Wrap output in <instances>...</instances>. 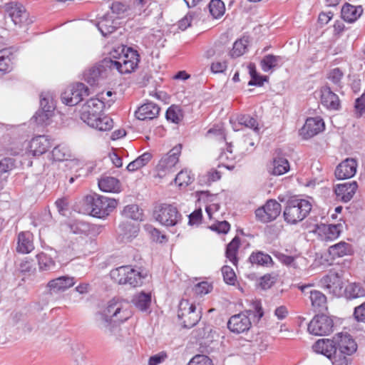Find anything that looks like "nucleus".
Returning a JSON list of instances; mask_svg holds the SVG:
<instances>
[{
  "label": "nucleus",
  "mask_w": 365,
  "mask_h": 365,
  "mask_svg": "<svg viewBox=\"0 0 365 365\" xmlns=\"http://www.w3.org/2000/svg\"><path fill=\"white\" fill-rule=\"evenodd\" d=\"M145 229L146 232L150 235L153 241L163 242V240L165 239V236L164 235H160V232L158 230L155 228L151 225H145Z\"/></svg>",
  "instance_id": "57"
},
{
  "label": "nucleus",
  "mask_w": 365,
  "mask_h": 365,
  "mask_svg": "<svg viewBox=\"0 0 365 365\" xmlns=\"http://www.w3.org/2000/svg\"><path fill=\"white\" fill-rule=\"evenodd\" d=\"M313 350L319 354L326 356L329 359H331L336 354V347L334 340L329 339H319L312 346Z\"/></svg>",
  "instance_id": "23"
},
{
  "label": "nucleus",
  "mask_w": 365,
  "mask_h": 365,
  "mask_svg": "<svg viewBox=\"0 0 365 365\" xmlns=\"http://www.w3.org/2000/svg\"><path fill=\"white\" fill-rule=\"evenodd\" d=\"M334 322L325 314L316 315L308 324V331L317 336L328 335L333 331Z\"/></svg>",
  "instance_id": "11"
},
{
  "label": "nucleus",
  "mask_w": 365,
  "mask_h": 365,
  "mask_svg": "<svg viewBox=\"0 0 365 365\" xmlns=\"http://www.w3.org/2000/svg\"><path fill=\"white\" fill-rule=\"evenodd\" d=\"M240 245V240L238 237H235L227 245L225 255L226 257L235 266L237 264L238 259L237 254Z\"/></svg>",
  "instance_id": "35"
},
{
  "label": "nucleus",
  "mask_w": 365,
  "mask_h": 365,
  "mask_svg": "<svg viewBox=\"0 0 365 365\" xmlns=\"http://www.w3.org/2000/svg\"><path fill=\"white\" fill-rule=\"evenodd\" d=\"M105 68L102 65H95L86 70L83 73L84 80L91 86L96 84Z\"/></svg>",
  "instance_id": "28"
},
{
  "label": "nucleus",
  "mask_w": 365,
  "mask_h": 365,
  "mask_svg": "<svg viewBox=\"0 0 365 365\" xmlns=\"http://www.w3.org/2000/svg\"><path fill=\"white\" fill-rule=\"evenodd\" d=\"M247 313L248 315L240 313L230 318L227 327L232 332L240 334L248 331L252 325L250 317H257L258 321L263 316V312L259 303H255L254 311L250 309Z\"/></svg>",
  "instance_id": "5"
},
{
  "label": "nucleus",
  "mask_w": 365,
  "mask_h": 365,
  "mask_svg": "<svg viewBox=\"0 0 365 365\" xmlns=\"http://www.w3.org/2000/svg\"><path fill=\"white\" fill-rule=\"evenodd\" d=\"M357 168V163L354 158H347L342 161L335 170V175L339 180L353 177Z\"/></svg>",
  "instance_id": "18"
},
{
  "label": "nucleus",
  "mask_w": 365,
  "mask_h": 365,
  "mask_svg": "<svg viewBox=\"0 0 365 365\" xmlns=\"http://www.w3.org/2000/svg\"><path fill=\"white\" fill-rule=\"evenodd\" d=\"M341 225H321L318 227L319 235L325 241H331L336 239L341 232Z\"/></svg>",
  "instance_id": "25"
},
{
  "label": "nucleus",
  "mask_w": 365,
  "mask_h": 365,
  "mask_svg": "<svg viewBox=\"0 0 365 365\" xmlns=\"http://www.w3.org/2000/svg\"><path fill=\"white\" fill-rule=\"evenodd\" d=\"M33 235L29 232L19 234L16 250L22 254H28L34 250Z\"/></svg>",
  "instance_id": "27"
},
{
  "label": "nucleus",
  "mask_w": 365,
  "mask_h": 365,
  "mask_svg": "<svg viewBox=\"0 0 365 365\" xmlns=\"http://www.w3.org/2000/svg\"><path fill=\"white\" fill-rule=\"evenodd\" d=\"M361 6H354L346 4L341 9V16L347 22L351 23L356 21L362 14Z\"/></svg>",
  "instance_id": "29"
},
{
  "label": "nucleus",
  "mask_w": 365,
  "mask_h": 365,
  "mask_svg": "<svg viewBox=\"0 0 365 365\" xmlns=\"http://www.w3.org/2000/svg\"><path fill=\"white\" fill-rule=\"evenodd\" d=\"M247 41L245 39L236 41L231 51V56L234 58L239 57L245 53Z\"/></svg>",
  "instance_id": "53"
},
{
  "label": "nucleus",
  "mask_w": 365,
  "mask_h": 365,
  "mask_svg": "<svg viewBox=\"0 0 365 365\" xmlns=\"http://www.w3.org/2000/svg\"><path fill=\"white\" fill-rule=\"evenodd\" d=\"M167 358L165 352H160L150 357L148 365H158L162 364Z\"/></svg>",
  "instance_id": "63"
},
{
  "label": "nucleus",
  "mask_w": 365,
  "mask_h": 365,
  "mask_svg": "<svg viewBox=\"0 0 365 365\" xmlns=\"http://www.w3.org/2000/svg\"><path fill=\"white\" fill-rule=\"evenodd\" d=\"M86 96H88V88L83 83H76L65 90L61 94V100L66 105L73 106L79 103Z\"/></svg>",
  "instance_id": "10"
},
{
  "label": "nucleus",
  "mask_w": 365,
  "mask_h": 365,
  "mask_svg": "<svg viewBox=\"0 0 365 365\" xmlns=\"http://www.w3.org/2000/svg\"><path fill=\"white\" fill-rule=\"evenodd\" d=\"M226 51L227 49L224 44L221 43H216L213 46L210 47L205 51V56L207 58L220 57Z\"/></svg>",
  "instance_id": "47"
},
{
  "label": "nucleus",
  "mask_w": 365,
  "mask_h": 365,
  "mask_svg": "<svg viewBox=\"0 0 365 365\" xmlns=\"http://www.w3.org/2000/svg\"><path fill=\"white\" fill-rule=\"evenodd\" d=\"M356 182L339 184L334 189L335 194L339 200L347 202L353 197L357 190Z\"/></svg>",
  "instance_id": "21"
},
{
  "label": "nucleus",
  "mask_w": 365,
  "mask_h": 365,
  "mask_svg": "<svg viewBox=\"0 0 365 365\" xmlns=\"http://www.w3.org/2000/svg\"><path fill=\"white\" fill-rule=\"evenodd\" d=\"M249 261L252 264L269 267L273 264L272 257L261 251L253 252L250 257Z\"/></svg>",
  "instance_id": "34"
},
{
  "label": "nucleus",
  "mask_w": 365,
  "mask_h": 365,
  "mask_svg": "<svg viewBox=\"0 0 365 365\" xmlns=\"http://www.w3.org/2000/svg\"><path fill=\"white\" fill-rule=\"evenodd\" d=\"M249 73L251 76V80L249 81V86H262L263 81L266 80V77L264 78L259 76L257 71L256 67L254 63H250L248 66Z\"/></svg>",
  "instance_id": "51"
},
{
  "label": "nucleus",
  "mask_w": 365,
  "mask_h": 365,
  "mask_svg": "<svg viewBox=\"0 0 365 365\" xmlns=\"http://www.w3.org/2000/svg\"><path fill=\"white\" fill-rule=\"evenodd\" d=\"M151 158L152 155L150 153H144L135 160L130 162L126 168L130 172L135 171L145 166L151 160Z\"/></svg>",
  "instance_id": "41"
},
{
  "label": "nucleus",
  "mask_w": 365,
  "mask_h": 365,
  "mask_svg": "<svg viewBox=\"0 0 365 365\" xmlns=\"http://www.w3.org/2000/svg\"><path fill=\"white\" fill-rule=\"evenodd\" d=\"M183 118L180 106L172 105L166 111V119L172 123H178Z\"/></svg>",
  "instance_id": "45"
},
{
  "label": "nucleus",
  "mask_w": 365,
  "mask_h": 365,
  "mask_svg": "<svg viewBox=\"0 0 365 365\" xmlns=\"http://www.w3.org/2000/svg\"><path fill=\"white\" fill-rule=\"evenodd\" d=\"M320 284L334 295H339L343 288L342 280L336 272H330L323 277L320 280Z\"/></svg>",
  "instance_id": "15"
},
{
  "label": "nucleus",
  "mask_w": 365,
  "mask_h": 365,
  "mask_svg": "<svg viewBox=\"0 0 365 365\" xmlns=\"http://www.w3.org/2000/svg\"><path fill=\"white\" fill-rule=\"evenodd\" d=\"M336 350L339 349L341 354L351 355L357 349V345L351 336L347 334L339 333L334 337Z\"/></svg>",
  "instance_id": "13"
},
{
  "label": "nucleus",
  "mask_w": 365,
  "mask_h": 365,
  "mask_svg": "<svg viewBox=\"0 0 365 365\" xmlns=\"http://www.w3.org/2000/svg\"><path fill=\"white\" fill-rule=\"evenodd\" d=\"M342 77L343 73L339 68L331 70L328 74V78L336 84L340 82Z\"/></svg>",
  "instance_id": "62"
},
{
  "label": "nucleus",
  "mask_w": 365,
  "mask_h": 365,
  "mask_svg": "<svg viewBox=\"0 0 365 365\" xmlns=\"http://www.w3.org/2000/svg\"><path fill=\"white\" fill-rule=\"evenodd\" d=\"M237 121L240 125H245L247 128H252L255 131H258V123L257 120L250 115H240L237 117Z\"/></svg>",
  "instance_id": "50"
},
{
  "label": "nucleus",
  "mask_w": 365,
  "mask_h": 365,
  "mask_svg": "<svg viewBox=\"0 0 365 365\" xmlns=\"http://www.w3.org/2000/svg\"><path fill=\"white\" fill-rule=\"evenodd\" d=\"M121 215L125 219H131L135 221L143 220V210L135 204L125 206Z\"/></svg>",
  "instance_id": "37"
},
{
  "label": "nucleus",
  "mask_w": 365,
  "mask_h": 365,
  "mask_svg": "<svg viewBox=\"0 0 365 365\" xmlns=\"http://www.w3.org/2000/svg\"><path fill=\"white\" fill-rule=\"evenodd\" d=\"M312 210V204L304 199H290L284 210V220L291 225L302 221Z\"/></svg>",
  "instance_id": "2"
},
{
  "label": "nucleus",
  "mask_w": 365,
  "mask_h": 365,
  "mask_svg": "<svg viewBox=\"0 0 365 365\" xmlns=\"http://www.w3.org/2000/svg\"><path fill=\"white\" fill-rule=\"evenodd\" d=\"M321 102L325 107L331 110H338L340 106L338 96L327 86L321 89Z\"/></svg>",
  "instance_id": "24"
},
{
  "label": "nucleus",
  "mask_w": 365,
  "mask_h": 365,
  "mask_svg": "<svg viewBox=\"0 0 365 365\" xmlns=\"http://www.w3.org/2000/svg\"><path fill=\"white\" fill-rule=\"evenodd\" d=\"M209 10L211 15L217 19L225 13V5L221 0H211L209 4Z\"/></svg>",
  "instance_id": "46"
},
{
  "label": "nucleus",
  "mask_w": 365,
  "mask_h": 365,
  "mask_svg": "<svg viewBox=\"0 0 365 365\" xmlns=\"http://www.w3.org/2000/svg\"><path fill=\"white\" fill-rule=\"evenodd\" d=\"M104 108V103L98 98H91L82 106L81 119L88 125H93L95 118H98Z\"/></svg>",
  "instance_id": "9"
},
{
  "label": "nucleus",
  "mask_w": 365,
  "mask_h": 365,
  "mask_svg": "<svg viewBox=\"0 0 365 365\" xmlns=\"http://www.w3.org/2000/svg\"><path fill=\"white\" fill-rule=\"evenodd\" d=\"M132 302L138 309L145 311L150 305L151 294L150 293L140 292L133 297Z\"/></svg>",
  "instance_id": "38"
},
{
  "label": "nucleus",
  "mask_w": 365,
  "mask_h": 365,
  "mask_svg": "<svg viewBox=\"0 0 365 365\" xmlns=\"http://www.w3.org/2000/svg\"><path fill=\"white\" fill-rule=\"evenodd\" d=\"M51 146V139L47 135L34 137L27 144L29 148V152L33 155H41L45 153Z\"/></svg>",
  "instance_id": "16"
},
{
  "label": "nucleus",
  "mask_w": 365,
  "mask_h": 365,
  "mask_svg": "<svg viewBox=\"0 0 365 365\" xmlns=\"http://www.w3.org/2000/svg\"><path fill=\"white\" fill-rule=\"evenodd\" d=\"M178 317L185 328H192L201 318V311H196V306L187 299H182L179 304Z\"/></svg>",
  "instance_id": "8"
},
{
  "label": "nucleus",
  "mask_w": 365,
  "mask_h": 365,
  "mask_svg": "<svg viewBox=\"0 0 365 365\" xmlns=\"http://www.w3.org/2000/svg\"><path fill=\"white\" fill-rule=\"evenodd\" d=\"M71 231L76 235H87L90 231V225L83 221H76L70 225Z\"/></svg>",
  "instance_id": "52"
},
{
  "label": "nucleus",
  "mask_w": 365,
  "mask_h": 365,
  "mask_svg": "<svg viewBox=\"0 0 365 365\" xmlns=\"http://www.w3.org/2000/svg\"><path fill=\"white\" fill-rule=\"evenodd\" d=\"M93 121L95 125L89 126L101 131L109 130L113 126V120L107 115L101 116V115L98 118H95Z\"/></svg>",
  "instance_id": "42"
},
{
  "label": "nucleus",
  "mask_w": 365,
  "mask_h": 365,
  "mask_svg": "<svg viewBox=\"0 0 365 365\" xmlns=\"http://www.w3.org/2000/svg\"><path fill=\"white\" fill-rule=\"evenodd\" d=\"M153 216L162 225L173 227L182 220V215L178 208L171 204L163 203L155 207Z\"/></svg>",
  "instance_id": "7"
},
{
  "label": "nucleus",
  "mask_w": 365,
  "mask_h": 365,
  "mask_svg": "<svg viewBox=\"0 0 365 365\" xmlns=\"http://www.w3.org/2000/svg\"><path fill=\"white\" fill-rule=\"evenodd\" d=\"M182 145L178 144L173 147L164 157L161 158L158 169L159 171L171 170L178 163L179 156L181 153Z\"/></svg>",
  "instance_id": "14"
},
{
  "label": "nucleus",
  "mask_w": 365,
  "mask_h": 365,
  "mask_svg": "<svg viewBox=\"0 0 365 365\" xmlns=\"http://www.w3.org/2000/svg\"><path fill=\"white\" fill-rule=\"evenodd\" d=\"M276 282V277L274 275L267 274L264 275L260 279V286L263 289H267L272 287Z\"/></svg>",
  "instance_id": "60"
},
{
  "label": "nucleus",
  "mask_w": 365,
  "mask_h": 365,
  "mask_svg": "<svg viewBox=\"0 0 365 365\" xmlns=\"http://www.w3.org/2000/svg\"><path fill=\"white\" fill-rule=\"evenodd\" d=\"M202 210L198 209L195 210L189 215V225H198L202 221Z\"/></svg>",
  "instance_id": "61"
},
{
  "label": "nucleus",
  "mask_w": 365,
  "mask_h": 365,
  "mask_svg": "<svg viewBox=\"0 0 365 365\" xmlns=\"http://www.w3.org/2000/svg\"><path fill=\"white\" fill-rule=\"evenodd\" d=\"M354 111L357 118H360L365 113V94L356 99Z\"/></svg>",
  "instance_id": "58"
},
{
  "label": "nucleus",
  "mask_w": 365,
  "mask_h": 365,
  "mask_svg": "<svg viewBox=\"0 0 365 365\" xmlns=\"http://www.w3.org/2000/svg\"><path fill=\"white\" fill-rule=\"evenodd\" d=\"M11 51L6 48L0 51V71L9 72L12 69V58Z\"/></svg>",
  "instance_id": "40"
},
{
  "label": "nucleus",
  "mask_w": 365,
  "mask_h": 365,
  "mask_svg": "<svg viewBox=\"0 0 365 365\" xmlns=\"http://www.w3.org/2000/svg\"><path fill=\"white\" fill-rule=\"evenodd\" d=\"M86 201L90 206L91 215L98 218H104L108 216L118 205L115 199L98 194L86 196Z\"/></svg>",
  "instance_id": "3"
},
{
  "label": "nucleus",
  "mask_w": 365,
  "mask_h": 365,
  "mask_svg": "<svg viewBox=\"0 0 365 365\" xmlns=\"http://www.w3.org/2000/svg\"><path fill=\"white\" fill-rule=\"evenodd\" d=\"M75 284V279L69 276H61L50 280L47 284V288L51 293L64 292Z\"/></svg>",
  "instance_id": "20"
},
{
  "label": "nucleus",
  "mask_w": 365,
  "mask_h": 365,
  "mask_svg": "<svg viewBox=\"0 0 365 365\" xmlns=\"http://www.w3.org/2000/svg\"><path fill=\"white\" fill-rule=\"evenodd\" d=\"M9 17L15 25H18L20 27L29 25L32 21L29 19V14L26 12L25 8L21 5L15 4L11 6L9 9Z\"/></svg>",
  "instance_id": "19"
},
{
  "label": "nucleus",
  "mask_w": 365,
  "mask_h": 365,
  "mask_svg": "<svg viewBox=\"0 0 365 365\" xmlns=\"http://www.w3.org/2000/svg\"><path fill=\"white\" fill-rule=\"evenodd\" d=\"M354 314L357 321L365 322V302L355 308Z\"/></svg>",
  "instance_id": "64"
},
{
  "label": "nucleus",
  "mask_w": 365,
  "mask_h": 365,
  "mask_svg": "<svg viewBox=\"0 0 365 365\" xmlns=\"http://www.w3.org/2000/svg\"><path fill=\"white\" fill-rule=\"evenodd\" d=\"M345 291L346 297L349 299H355L365 296V289L360 284L351 283L346 287Z\"/></svg>",
  "instance_id": "44"
},
{
  "label": "nucleus",
  "mask_w": 365,
  "mask_h": 365,
  "mask_svg": "<svg viewBox=\"0 0 365 365\" xmlns=\"http://www.w3.org/2000/svg\"><path fill=\"white\" fill-rule=\"evenodd\" d=\"M132 316L130 305L128 302L112 299L106 308L96 314V323L99 329L108 336L118 339L120 331L119 324L127 321Z\"/></svg>",
  "instance_id": "1"
},
{
  "label": "nucleus",
  "mask_w": 365,
  "mask_h": 365,
  "mask_svg": "<svg viewBox=\"0 0 365 365\" xmlns=\"http://www.w3.org/2000/svg\"><path fill=\"white\" fill-rule=\"evenodd\" d=\"M324 123L322 118H309L301 130V135L304 138H310L324 130Z\"/></svg>",
  "instance_id": "17"
},
{
  "label": "nucleus",
  "mask_w": 365,
  "mask_h": 365,
  "mask_svg": "<svg viewBox=\"0 0 365 365\" xmlns=\"http://www.w3.org/2000/svg\"><path fill=\"white\" fill-rule=\"evenodd\" d=\"M99 188L107 192H120V182L113 177H103L98 181Z\"/></svg>",
  "instance_id": "30"
},
{
  "label": "nucleus",
  "mask_w": 365,
  "mask_h": 365,
  "mask_svg": "<svg viewBox=\"0 0 365 365\" xmlns=\"http://www.w3.org/2000/svg\"><path fill=\"white\" fill-rule=\"evenodd\" d=\"M40 109L49 110L53 111L55 109V103L53 96L47 92L42 93L40 96Z\"/></svg>",
  "instance_id": "48"
},
{
  "label": "nucleus",
  "mask_w": 365,
  "mask_h": 365,
  "mask_svg": "<svg viewBox=\"0 0 365 365\" xmlns=\"http://www.w3.org/2000/svg\"><path fill=\"white\" fill-rule=\"evenodd\" d=\"M282 63V58L279 56L267 54L263 57L260 62V66L263 71L269 72L277 67H279Z\"/></svg>",
  "instance_id": "33"
},
{
  "label": "nucleus",
  "mask_w": 365,
  "mask_h": 365,
  "mask_svg": "<svg viewBox=\"0 0 365 365\" xmlns=\"http://www.w3.org/2000/svg\"><path fill=\"white\" fill-rule=\"evenodd\" d=\"M210 228L212 230H214L218 233L226 234L230 230V225L227 221L224 220V221L217 222L212 224L210 227Z\"/></svg>",
  "instance_id": "59"
},
{
  "label": "nucleus",
  "mask_w": 365,
  "mask_h": 365,
  "mask_svg": "<svg viewBox=\"0 0 365 365\" xmlns=\"http://www.w3.org/2000/svg\"><path fill=\"white\" fill-rule=\"evenodd\" d=\"M353 250L351 245L345 242H340L329 248V252L334 257H342L351 255Z\"/></svg>",
  "instance_id": "32"
},
{
  "label": "nucleus",
  "mask_w": 365,
  "mask_h": 365,
  "mask_svg": "<svg viewBox=\"0 0 365 365\" xmlns=\"http://www.w3.org/2000/svg\"><path fill=\"white\" fill-rule=\"evenodd\" d=\"M271 166L270 173L274 175H281L289 169V162L284 158H274Z\"/></svg>",
  "instance_id": "36"
},
{
  "label": "nucleus",
  "mask_w": 365,
  "mask_h": 365,
  "mask_svg": "<svg viewBox=\"0 0 365 365\" xmlns=\"http://www.w3.org/2000/svg\"><path fill=\"white\" fill-rule=\"evenodd\" d=\"M160 110L158 105L153 102H148L140 106L135 114L139 120H152L158 117Z\"/></svg>",
  "instance_id": "22"
},
{
  "label": "nucleus",
  "mask_w": 365,
  "mask_h": 365,
  "mask_svg": "<svg viewBox=\"0 0 365 365\" xmlns=\"http://www.w3.org/2000/svg\"><path fill=\"white\" fill-rule=\"evenodd\" d=\"M192 182L187 171H180L175 178V182L179 186H187Z\"/></svg>",
  "instance_id": "55"
},
{
  "label": "nucleus",
  "mask_w": 365,
  "mask_h": 365,
  "mask_svg": "<svg viewBox=\"0 0 365 365\" xmlns=\"http://www.w3.org/2000/svg\"><path fill=\"white\" fill-rule=\"evenodd\" d=\"M119 232L123 238L130 241L135 237L139 232V226L137 224L128 222H122L118 227Z\"/></svg>",
  "instance_id": "31"
},
{
  "label": "nucleus",
  "mask_w": 365,
  "mask_h": 365,
  "mask_svg": "<svg viewBox=\"0 0 365 365\" xmlns=\"http://www.w3.org/2000/svg\"><path fill=\"white\" fill-rule=\"evenodd\" d=\"M188 365H213V364L208 356L202 354H197L191 359Z\"/></svg>",
  "instance_id": "56"
},
{
  "label": "nucleus",
  "mask_w": 365,
  "mask_h": 365,
  "mask_svg": "<svg viewBox=\"0 0 365 365\" xmlns=\"http://www.w3.org/2000/svg\"><path fill=\"white\" fill-rule=\"evenodd\" d=\"M52 155L57 161L67 160L71 157V151L66 145H58L52 150Z\"/></svg>",
  "instance_id": "43"
},
{
  "label": "nucleus",
  "mask_w": 365,
  "mask_h": 365,
  "mask_svg": "<svg viewBox=\"0 0 365 365\" xmlns=\"http://www.w3.org/2000/svg\"><path fill=\"white\" fill-rule=\"evenodd\" d=\"M281 205L275 200H269L266 204L255 211L256 218L262 222L275 220L281 212Z\"/></svg>",
  "instance_id": "12"
},
{
  "label": "nucleus",
  "mask_w": 365,
  "mask_h": 365,
  "mask_svg": "<svg viewBox=\"0 0 365 365\" xmlns=\"http://www.w3.org/2000/svg\"><path fill=\"white\" fill-rule=\"evenodd\" d=\"M53 113L52 110L39 109L33 118L38 125H46L49 123V119L52 117Z\"/></svg>",
  "instance_id": "49"
},
{
  "label": "nucleus",
  "mask_w": 365,
  "mask_h": 365,
  "mask_svg": "<svg viewBox=\"0 0 365 365\" xmlns=\"http://www.w3.org/2000/svg\"><path fill=\"white\" fill-rule=\"evenodd\" d=\"M222 274L223 279L227 284H235L236 282V275L230 266L225 265L222 267Z\"/></svg>",
  "instance_id": "54"
},
{
  "label": "nucleus",
  "mask_w": 365,
  "mask_h": 365,
  "mask_svg": "<svg viewBox=\"0 0 365 365\" xmlns=\"http://www.w3.org/2000/svg\"><path fill=\"white\" fill-rule=\"evenodd\" d=\"M140 61L139 55L136 51L128 48L122 55L115 59L106 61L107 66L110 69H116L120 73H130L135 70Z\"/></svg>",
  "instance_id": "6"
},
{
  "label": "nucleus",
  "mask_w": 365,
  "mask_h": 365,
  "mask_svg": "<svg viewBox=\"0 0 365 365\" xmlns=\"http://www.w3.org/2000/svg\"><path fill=\"white\" fill-rule=\"evenodd\" d=\"M309 298L314 312H321L327 309V297L320 291H309Z\"/></svg>",
  "instance_id": "26"
},
{
  "label": "nucleus",
  "mask_w": 365,
  "mask_h": 365,
  "mask_svg": "<svg viewBox=\"0 0 365 365\" xmlns=\"http://www.w3.org/2000/svg\"><path fill=\"white\" fill-rule=\"evenodd\" d=\"M111 279L119 284L136 287L143 284L145 276L131 266H122L113 269L110 273Z\"/></svg>",
  "instance_id": "4"
},
{
  "label": "nucleus",
  "mask_w": 365,
  "mask_h": 365,
  "mask_svg": "<svg viewBox=\"0 0 365 365\" xmlns=\"http://www.w3.org/2000/svg\"><path fill=\"white\" fill-rule=\"evenodd\" d=\"M39 269L41 271H51L56 267L55 261L48 255L41 252L36 256Z\"/></svg>",
  "instance_id": "39"
}]
</instances>
